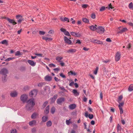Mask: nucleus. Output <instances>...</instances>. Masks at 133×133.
Wrapping results in <instances>:
<instances>
[{
	"instance_id": "obj_1",
	"label": "nucleus",
	"mask_w": 133,
	"mask_h": 133,
	"mask_svg": "<svg viewBox=\"0 0 133 133\" xmlns=\"http://www.w3.org/2000/svg\"><path fill=\"white\" fill-rule=\"evenodd\" d=\"M26 103L27 104L26 106V108L28 110L31 109L35 105V100L33 98L28 100Z\"/></svg>"
},
{
	"instance_id": "obj_2",
	"label": "nucleus",
	"mask_w": 133,
	"mask_h": 133,
	"mask_svg": "<svg viewBox=\"0 0 133 133\" xmlns=\"http://www.w3.org/2000/svg\"><path fill=\"white\" fill-rule=\"evenodd\" d=\"M118 29L119 31L118 32V33H121L127 31V30L126 28H123L122 26L119 27Z\"/></svg>"
},
{
	"instance_id": "obj_3",
	"label": "nucleus",
	"mask_w": 133,
	"mask_h": 133,
	"mask_svg": "<svg viewBox=\"0 0 133 133\" xmlns=\"http://www.w3.org/2000/svg\"><path fill=\"white\" fill-rule=\"evenodd\" d=\"M28 96L25 94L22 95L20 99L21 101L23 102H25L28 98Z\"/></svg>"
},
{
	"instance_id": "obj_4",
	"label": "nucleus",
	"mask_w": 133,
	"mask_h": 133,
	"mask_svg": "<svg viewBox=\"0 0 133 133\" xmlns=\"http://www.w3.org/2000/svg\"><path fill=\"white\" fill-rule=\"evenodd\" d=\"M37 94V91L36 90H34L31 91L29 95L31 97H35Z\"/></svg>"
},
{
	"instance_id": "obj_5",
	"label": "nucleus",
	"mask_w": 133,
	"mask_h": 133,
	"mask_svg": "<svg viewBox=\"0 0 133 133\" xmlns=\"http://www.w3.org/2000/svg\"><path fill=\"white\" fill-rule=\"evenodd\" d=\"M8 73V71L6 68L2 69L0 71V73L3 75H6Z\"/></svg>"
},
{
	"instance_id": "obj_6",
	"label": "nucleus",
	"mask_w": 133,
	"mask_h": 133,
	"mask_svg": "<svg viewBox=\"0 0 133 133\" xmlns=\"http://www.w3.org/2000/svg\"><path fill=\"white\" fill-rule=\"evenodd\" d=\"M96 26H97L95 25V26L92 25L90 26L89 28L92 31H94L96 30V31L98 32H99V31H98V30L97 29Z\"/></svg>"
},
{
	"instance_id": "obj_7",
	"label": "nucleus",
	"mask_w": 133,
	"mask_h": 133,
	"mask_svg": "<svg viewBox=\"0 0 133 133\" xmlns=\"http://www.w3.org/2000/svg\"><path fill=\"white\" fill-rule=\"evenodd\" d=\"M10 94L11 97H14L17 96L18 93L15 91H13L11 92Z\"/></svg>"
},
{
	"instance_id": "obj_8",
	"label": "nucleus",
	"mask_w": 133,
	"mask_h": 133,
	"mask_svg": "<svg viewBox=\"0 0 133 133\" xmlns=\"http://www.w3.org/2000/svg\"><path fill=\"white\" fill-rule=\"evenodd\" d=\"M16 18L17 19L18 22L19 23H20L23 20L22 16L20 15L17 16H16Z\"/></svg>"
},
{
	"instance_id": "obj_9",
	"label": "nucleus",
	"mask_w": 133,
	"mask_h": 133,
	"mask_svg": "<svg viewBox=\"0 0 133 133\" xmlns=\"http://www.w3.org/2000/svg\"><path fill=\"white\" fill-rule=\"evenodd\" d=\"M121 54L117 52L116 54L115 59L116 61H118L120 58Z\"/></svg>"
},
{
	"instance_id": "obj_10",
	"label": "nucleus",
	"mask_w": 133,
	"mask_h": 133,
	"mask_svg": "<svg viewBox=\"0 0 133 133\" xmlns=\"http://www.w3.org/2000/svg\"><path fill=\"white\" fill-rule=\"evenodd\" d=\"M28 62L31 66H35L36 64V62H34L33 61L28 60Z\"/></svg>"
},
{
	"instance_id": "obj_11",
	"label": "nucleus",
	"mask_w": 133,
	"mask_h": 133,
	"mask_svg": "<svg viewBox=\"0 0 133 133\" xmlns=\"http://www.w3.org/2000/svg\"><path fill=\"white\" fill-rule=\"evenodd\" d=\"M70 34L71 35L77 37H79L81 36L79 32L76 33L74 32H71Z\"/></svg>"
},
{
	"instance_id": "obj_12",
	"label": "nucleus",
	"mask_w": 133,
	"mask_h": 133,
	"mask_svg": "<svg viewBox=\"0 0 133 133\" xmlns=\"http://www.w3.org/2000/svg\"><path fill=\"white\" fill-rule=\"evenodd\" d=\"M29 124L31 126L36 125L37 124L35 120L29 122Z\"/></svg>"
},
{
	"instance_id": "obj_13",
	"label": "nucleus",
	"mask_w": 133,
	"mask_h": 133,
	"mask_svg": "<svg viewBox=\"0 0 133 133\" xmlns=\"http://www.w3.org/2000/svg\"><path fill=\"white\" fill-rule=\"evenodd\" d=\"M64 100V98H60L57 99V103L58 104H61L62 102H63Z\"/></svg>"
},
{
	"instance_id": "obj_14",
	"label": "nucleus",
	"mask_w": 133,
	"mask_h": 133,
	"mask_svg": "<svg viewBox=\"0 0 133 133\" xmlns=\"http://www.w3.org/2000/svg\"><path fill=\"white\" fill-rule=\"evenodd\" d=\"M63 59V57L60 56H57L55 58L56 60L58 62L62 61V60Z\"/></svg>"
},
{
	"instance_id": "obj_15",
	"label": "nucleus",
	"mask_w": 133,
	"mask_h": 133,
	"mask_svg": "<svg viewBox=\"0 0 133 133\" xmlns=\"http://www.w3.org/2000/svg\"><path fill=\"white\" fill-rule=\"evenodd\" d=\"M64 41L66 43L68 44H71L72 43L71 41L68 38L66 37H64Z\"/></svg>"
},
{
	"instance_id": "obj_16",
	"label": "nucleus",
	"mask_w": 133,
	"mask_h": 133,
	"mask_svg": "<svg viewBox=\"0 0 133 133\" xmlns=\"http://www.w3.org/2000/svg\"><path fill=\"white\" fill-rule=\"evenodd\" d=\"M7 20L10 23H12L13 25H15L17 24V23L13 19H11L9 18H7Z\"/></svg>"
},
{
	"instance_id": "obj_17",
	"label": "nucleus",
	"mask_w": 133,
	"mask_h": 133,
	"mask_svg": "<svg viewBox=\"0 0 133 133\" xmlns=\"http://www.w3.org/2000/svg\"><path fill=\"white\" fill-rule=\"evenodd\" d=\"M38 116V114L37 113H34L31 116V117L32 119H35Z\"/></svg>"
},
{
	"instance_id": "obj_18",
	"label": "nucleus",
	"mask_w": 133,
	"mask_h": 133,
	"mask_svg": "<svg viewBox=\"0 0 133 133\" xmlns=\"http://www.w3.org/2000/svg\"><path fill=\"white\" fill-rule=\"evenodd\" d=\"M76 51L75 49H71L67 51L66 52L68 54L70 53H74Z\"/></svg>"
},
{
	"instance_id": "obj_19",
	"label": "nucleus",
	"mask_w": 133,
	"mask_h": 133,
	"mask_svg": "<svg viewBox=\"0 0 133 133\" xmlns=\"http://www.w3.org/2000/svg\"><path fill=\"white\" fill-rule=\"evenodd\" d=\"M76 107V105L75 104H72L70 105L69 106V108L71 110H73L75 109Z\"/></svg>"
},
{
	"instance_id": "obj_20",
	"label": "nucleus",
	"mask_w": 133,
	"mask_h": 133,
	"mask_svg": "<svg viewBox=\"0 0 133 133\" xmlns=\"http://www.w3.org/2000/svg\"><path fill=\"white\" fill-rule=\"evenodd\" d=\"M44 79L46 81H49L51 80L52 77L51 76L47 75L45 77Z\"/></svg>"
},
{
	"instance_id": "obj_21",
	"label": "nucleus",
	"mask_w": 133,
	"mask_h": 133,
	"mask_svg": "<svg viewBox=\"0 0 133 133\" xmlns=\"http://www.w3.org/2000/svg\"><path fill=\"white\" fill-rule=\"evenodd\" d=\"M72 92L75 96H78L79 95V93L76 90L73 89Z\"/></svg>"
},
{
	"instance_id": "obj_22",
	"label": "nucleus",
	"mask_w": 133,
	"mask_h": 133,
	"mask_svg": "<svg viewBox=\"0 0 133 133\" xmlns=\"http://www.w3.org/2000/svg\"><path fill=\"white\" fill-rule=\"evenodd\" d=\"M60 19L62 21H67L68 22H69V19L68 18L66 17H64V18L61 17L60 18Z\"/></svg>"
},
{
	"instance_id": "obj_23",
	"label": "nucleus",
	"mask_w": 133,
	"mask_h": 133,
	"mask_svg": "<svg viewBox=\"0 0 133 133\" xmlns=\"http://www.w3.org/2000/svg\"><path fill=\"white\" fill-rule=\"evenodd\" d=\"M57 95H55L53 98H52L51 102V103H53L55 102L56 99L57 98Z\"/></svg>"
},
{
	"instance_id": "obj_24",
	"label": "nucleus",
	"mask_w": 133,
	"mask_h": 133,
	"mask_svg": "<svg viewBox=\"0 0 133 133\" xmlns=\"http://www.w3.org/2000/svg\"><path fill=\"white\" fill-rule=\"evenodd\" d=\"M48 119V117L47 116H43L42 118V122H45Z\"/></svg>"
},
{
	"instance_id": "obj_25",
	"label": "nucleus",
	"mask_w": 133,
	"mask_h": 133,
	"mask_svg": "<svg viewBox=\"0 0 133 133\" xmlns=\"http://www.w3.org/2000/svg\"><path fill=\"white\" fill-rule=\"evenodd\" d=\"M49 105H48L45 108L44 111V112L45 114H47L49 113Z\"/></svg>"
},
{
	"instance_id": "obj_26",
	"label": "nucleus",
	"mask_w": 133,
	"mask_h": 133,
	"mask_svg": "<svg viewBox=\"0 0 133 133\" xmlns=\"http://www.w3.org/2000/svg\"><path fill=\"white\" fill-rule=\"evenodd\" d=\"M52 124L51 122L49 121L47 122L46 123V125L48 127H51Z\"/></svg>"
},
{
	"instance_id": "obj_27",
	"label": "nucleus",
	"mask_w": 133,
	"mask_h": 133,
	"mask_svg": "<svg viewBox=\"0 0 133 133\" xmlns=\"http://www.w3.org/2000/svg\"><path fill=\"white\" fill-rule=\"evenodd\" d=\"M91 41L92 42H94L95 43H97L98 44L99 43L100 41L97 40H95L94 39H92L91 40Z\"/></svg>"
},
{
	"instance_id": "obj_28",
	"label": "nucleus",
	"mask_w": 133,
	"mask_h": 133,
	"mask_svg": "<svg viewBox=\"0 0 133 133\" xmlns=\"http://www.w3.org/2000/svg\"><path fill=\"white\" fill-rule=\"evenodd\" d=\"M105 30V29L104 27L100 26V33H103Z\"/></svg>"
},
{
	"instance_id": "obj_29",
	"label": "nucleus",
	"mask_w": 133,
	"mask_h": 133,
	"mask_svg": "<svg viewBox=\"0 0 133 133\" xmlns=\"http://www.w3.org/2000/svg\"><path fill=\"white\" fill-rule=\"evenodd\" d=\"M133 90V85H130L128 88V90L129 91H132Z\"/></svg>"
},
{
	"instance_id": "obj_30",
	"label": "nucleus",
	"mask_w": 133,
	"mask_h": 133,
	"mask_svg": "<svg viewBox=\"0 0 133 133\" xmlns=\"http://www.w3.org/2000/svg\"><path fill=\"white\" fill-rule=\"evenodd\" d=\"M121 129L122 128L121 126L119 124H118L117 125V130L118 132L119 131H120Z\"/></svg>"
},
{
	"instance_id": "obj_31",
	"label": "nucleus",
	"mask_w": 133,
	"mask_h": 133,
	"mask_svg": "<svg viewBox=\"0 0 133 133\" xmlns=\"http://www.w3.org/2000/svg\"><path fill=\"white\" fill-rule=\"evenodd\" d=\"M1 43L3 44H8V41L6 40H4L2 41Z\"/></svg>"
},
{
	"instance_id": "obj_32",
	"label": "nucleus",
	"mask_w": 133,
	"mask_h": 133,
	"mask_svg": "<svg viewBox=\"0 0 133 133\" xmlns=\"http://www.w3.org/2000/svg\"><path fill=\"white\" fill-rule=\"evenodd\" d=\"M119 103V104L118 105V107L119 108H122V107L123 105L124 104V102H122V103H121L120 102L119 103Z\"/></svg>"
},
{
	"instance_id": "obj_33",
	"label": "nucleus",
	"mask_w": 133,
	"mask_h": 133,
	"mask_svg": "<svg viewBox=\"0 0 133 133\" xmlns=\"http://www.w3.org/2000/svg\"><path fill=\"white\" fill-rule=\"evenodd\" d=\"M55 108L53 107L51 108V112L52 114H54L55 111Z\"/></svg>"
},
{
	"instance_id": "obj_34",
	"label": "nucleus",
	"mask_w": 133,
	"mask_h": 133,
	"mask_svg": "<svg viewBox=\"0 0 133 133\" xmlns=\"http://www.w3.org/2000/svg\"><path fill=\"white\" fill-rule=\"evenodd\" d=\"M69 75H76V73L75 72H74L72 71H71L68 72Z\"/></svg>"
},
{
	"instance_id": "obj_35",
	"label": "nucleus",
	"mask_w": 133,
	"mask_h": 133,
	"mask_svg": "<svg viewBox=\"0 0 133 133\" xmlns=\"http://www.w3.org/2000/svg\"><path fill=\"white\" fill-rule=\"evenodd\" d=\"M129 7L130 9H133V4L132 2L130 3L129 5Z\"/></svg>"
},
{
	"instance_id": "obj_36",
	"label": "nucleus",
	"mask_w": 133,
	"mask_h": 133,
	"mask_svg": "<svg viewBox=\"0 0 133 133\" xmlns=\"http://www.w3.org/2000/svg\"><path fill=\"white\" fill-rule=\"evenodd\" d=\"M123 98V96L122 95L118 97V103L121 102V101L122 100Z\"/></svg>"
},
{
	"instance_id": "obj_37",
	"label": "nucleus",
	"mask_w": 133,
	"mask_h": 133,
	"mask_svg": "<svg viewBox=\"0 0 133 133\" xmlns=\"http://www.w3.org/2000/svg\"><path fill=\"white\" fill-rule=\"evenodd\" d=\"M48 103V102L47 101H46L42 105V107L43 108H44L47 105Z\"/></svg>"
},
{
	"instance_id": "obj_38",
	"label": "nucleus",
	"mask_w": 133,
	"mask_h": 133,
	"mask_svg": "<svg viewBox=\"0 0 133 133\" xmlns=\"http://www.w3.org/2000/svg\"><path fill=\"white\" fill-rule=\"evenodd\" d=\"M21 52L19 51H17L16 52L15 54V55L16 56H18L21 55Z\"/></svg>"
},
{
	"instance_id": "obj_39",
	"label": "nucleus",
	"mask_w": 133,
	"mask_h": 133,
	"mask_svg": "<svg viewBox=\"0 0 133 133\" xmlns=\"http://www.w3.org/2000/svg\"><path fill=\"white\" fill-rule=\"evenodd\" d=\"M83 21L85 23H88L89 22V20L86 18H84L82 19Z\"/></svg>"
},
{
	"instance_id": "obj_40",
	"label": "nucleus",
	"mask_w": 133,
	"mask_h": 133,
	"mask_svg": "<svg viewBox=\"0 0 133 133\" xmlns=\"http://www.w3.org/2000/svg\"><path fill=\"white\" fill-rule=\"evenodd\" d=\"M7 76L6 75H3L2 77V80L3 82H5L6 81V77Z\"/></svg>"
},
{
	"instance_id": "obj_41",
	"label": "nucleus",
	"mask_w": 133,
	"mask_h": 133,
	"mask_svg": "<svg viewBox=\"0 0 133 133\" xmlns=\"http://www.w3.org/2000/svg\"><path fill=\"white\" fill-rule=\"evenodd\" d=\"M14 58V57H10L9 58L6 60H5V61H9L10 60H12V59H13Z\"/></svg>"
},
{
	"instance_id": "obj_42",
	"label": "nucleus",
	"mask_w": 133,
	"mask_h": 133,
	"mask_svg": "<svg viewBox=\"0 0 133 133\" xmlns=\"http://www.w3.org/2000/svg\"><path fill=\"white\" fill-rule=\"evenodd\" d=\"M65 35H67L68 36H70V35L69 33V32L68 31H66L64 33Z\"/></svg>"
},
{
	"instance_id": "obj_43",
	"label": "nucleus",
	"mask_w": 133,
	"mask_h": 133,
	"mask_svg": "<svg viewBox=\"0 0 133 133\" xmlns=\"http://www.w3.org/2000/svg\"><path fill=\"white\" fill-rule=\"evenodd\" d=\"M98 69V67H96V69L94 71V74L95 75H96L97 73V70Z\"/></svg>"
},
{
	"instance_id": "obj_44",
	"label": "nucleus",
	"mask_w": 133,
	"mask_h": 133,
	"mask_svg": "<svg viewBox=\"0 0 133 133\" xmlns=\"http://www.w3.org/2000/svg\"><path fill=\"white\" fill-rule=\"evenodd\" d=\"M59 75L61 77H62L63 78H66L65 76L62 73H60Z\"/></svg>"
},
{
	"instance_id": "obj_45",
	"label": "nucleus",
	"mask_w": 133,
	"mask_h": 133,
	"mask_svg": "<svg viewBox=\"0 0 133 133\" xmlns=\"http://www.w3.org/2000/svg\"><path fill=\"white\" fill-rule=\"evenodd\" d=\"M105 7L104 6H102L100 8V11H102L105 9Z\"/></svg>"
},
{
	"instance_id": "obj_46",
	"label": "nucleus",
	"mask_w": 133,
	"mask_h": 133,
	"mask_svg": "<svg viewBox=\"0 0 133 133\" xmlns=\"http://www.w3.org/2000/svg\"><path fill=\"white\" fill-rule=\"evenodd\" d=\"M49 65L50 67H55L56 66L55 65L53 64H49Z\"/></svg>"
},
{
	"instance_id": "obj_47",
	"label": "nucleus",
	"mask_w": 133,
	"mask_h": 133,
	"mask_svg": "<svg viewBox=\"0 0 133 133\" xmlns=\"http://www.w3.org/2000/svg\"><path fill=\"white\" fill-rule=\"evenodd\" d=\"M70 119H69V120H66V124L69 125L71 123L70 122Z\"/></svg>"
},
{
	"instance_id": "obj_48",
	"label": "nucleus",
	"mask_w": 133,
	"mask_h": 133,
	"mask_svg": "<svg viewBox=\"0 0 133 133\" xmlns=\"http://www.w3.org/2000/svg\"><path fill=\"white\" fill-rule=\"evenodd\" d=\"M88 117L90 119H92L93 118V115L92 114L91 115L89 114V115Z\"/></svg>"
},
{
	"instance_id": "obj_49",
	"label": "nucleus",
	"mask_w": 133,
	"mask_h": 133,
	"mask_svg": "<svg viewBox=\"0 0 133 133\" xmlns=\"http://www.w3.org/2000/svg\"><path fill=\"white\" fill-rule=\"evenodd\" d=\"M59 88L61 90H63L64 91H66V92H67L68 91L67 90H66L63 87H60Z\"/></svg>"
},
{
	"instance_id": "obj_50",
	"label": "nucleus",
	"mask_w": 133,
	"mask_h": 133,
	"mask_svg": "<svg viewBox=\"0 0 133 133\" xmlns=\"http://www.w3.org/2000/svg\"><path fill=\"white\" fill-rule=\"evenodd\" d=\"M52 39L50 38L46 37V41L47 42L52 40Z\"/></svg>"
},
{
	"instance_id": "obj_51",
	"label": "nucleus",
	"mask_w": 133,
	"mask_h": 133,
	"mask_svg": "<svg viewBox=\"0 0 133 133\" xmlns=\"http://www.w3.org/2000/svg\"><path fill=\"white\" fill-rule=\"evenodd\" d=\"M120 110V114H121L123 113V111L122 108H119Z\"/></svg>"
},
{
	"instance_id": "obj_52",
	"label": "nucleus",
	"mask_w": 133,
	"mask_h": 133,
	"mask_svg": "<svg viewBox=\"0 0 133 133\" xmlns=\"http://www.w3.org/2000/svg\"><path fill=\"white\" fill-rule=\"evenodd\" d=\"M108 7L109 9H112L113 8V7H112L111 4H110L109 5Z\"/></svg>"
},
{
	"instance_id": "obj_53",
	"label": "nucleus",
	"mask_w": 133,
	"mask_h": 133,
	"mask_svg": "<svg viewBox=\"0 0 133 133\" xmlns=\"http://www.w3.org/2000/svg\"><path fill=\"white\" fill-rule=\"evenodd\" d=\"M44 84L43 83H39L38 84V86L39 87H41Z\"/></svg>"
},
{
	"instance_id": "obj_54",
	"label": "nucleus",
	"mask_w": 133,
	"mask_h": 133,
	"mask_svg": "<svg viewBox=\"0 0 133 133\" xmlns=\"http://www.w3.org/2000/svg\"><path fill=\"white\" fill-rule=\"evenodd\" d=\"M60 30L61 31L64 32V33L66 31V30H65V29H63V28H61V29H60Z\"/></svg>"
},
{
	"instance_id": "obj_55",
	"label": "nucleus",
	"mask_w": 133,
	"mask_h": 133,
	"mask_svg": "<svg viewBox=\"0 0 133 133\" xmlns=\"http://www.w3.org/2000/svg\"><path fill=\"white\" fill-rule=\"evenodd\" d=\"M59 63H60V64L61 66H63L64 65H65L64 63L62 61L61 62H60Z\"/></svg>"
},
{
	"instance_id": "obj_56",
	"label": "nucleus",
	"mask_w": 133,
	"mask_h": 133,
	"mask_svg": "<svg viewBox=\"0 0 133 133\" xmlns=\"http://www.w3.org/2000/svg\"><path fill=\"white\" fill-rule=\"evenodd\" d=\"M106 40L108 42H111L112 41L110 38H107Z\"/></svg>"
},
{
	"instance_id": "obj_57",
	"label": "nucleus",
	"mask_w": 133,
	"mask_h": 133,
	"mask_svg": "<svg viewBox=\"0 0 133 133\" xmlns=\"http://www.w3.org/2000/svg\"><path fill=\"white\" fill-rule=\"evenodd\" d=\"M16 129H12L11 131V133H16Z\"/></svg>"
},
{
	"instance_id": "obj_58",
	"label": "nucleus",
	"mask_w": 133,
	"mask_h": 133,
	"mask_svg": "<svg viewBox=\"0 0 133 133\" xmlns=\"http://www.w3.org/2000/svg\"><path fill=\"white\" fill-rule=\"evenodd\" d=\"M39 34L41 35H43L45 34V32L44 31H40L39 32Z\"/></svg>"
},
{
	"instance_id": "obj_59",
	"label": "nucleus",
	"mask_w": 133,
	"mask_h": 133,
	"mask_svg": "<svg viewBox=\"0 0 133 133\" xmlns=\"http://www.w3.org/2000/svg\"><path fill=\"white\" fill-rule=\"evenodd\" d=\"M35 55H36L39 56L40 57H42V54H41L36 53L35 54Z\"/></svg>"
},
{
	"instance_id": "obj_60",
	"label": "nucleus",
	"mask_w": 133,
	"mask_h": 133,
	"mask_svg": "<svg viewBox=\"0 0 133 133\" xmlns=\"http://www.w3.org/2000/svg\"><path fill=\"white\" fill-rule=\"evenodd\" d=\"M88 5L87 4H84L82 5V7L84 8H85L87 7Z\"/></svg>"
},
{
	"instance_id": "obj_61",
	"label": "nucleus",
	"mask_w": 133,
	"mask_h": 133,
	"mask_svg": "<svg viewBox=\"0 0 133 133\" xmlns=\"http://www.w3.org/2000/svg\"><path fill=\"white\" fill-rule=\"evenodd\" d=\"M36 129L35 128H32V132L33 133H34L36 131Z\"/></svg>"
},
{
	"instance_id": "obj_62",
	"label": "nucleus",
	"mask_w": 133,
	"mask_h": 133,
	"mask_svg": "<svg viewBox=\"0 0 133 133\" xmlns=\"http://www.w3.org/2000/svg\"><path fill=\"white\" fill-rule=\"evenodd\" d=\"M91 17L93 19H94L95 18V15L94 14H92L91 15Z\"/></svg>"
},
{
	"instance_id": "obj_63",
	"label": "nucleus",
	"mask_w": 133,
	"mask_h": 133,
	"mask_svg": "<svg viewBox=\"0 0 133 133\" xmlns=\"http://www.w3.org/2000/svg\"><path fill=\"white\" fill-rule=\"evenodd\" d=\"M54 32V31L52 30H50L48 32V33L50 34H52Z\"/></svg>"
},
{
	"instance_id": "obj_64",
	"label": "nucleus",
	"mask_w": 133,
	"mask_h": 133,
	"mask_svg": "<svg viewBox=\"0 0 133 133\" xmlns=\"http://www.w3.org/2000/svg\"><path fill=\"white\" fill-rule=\"evenodd\" d=\"M85 116L86 117H87L89 115H88V113L87 111L85 112Z\"/></svg>"
}]
</instances>
